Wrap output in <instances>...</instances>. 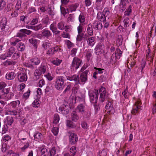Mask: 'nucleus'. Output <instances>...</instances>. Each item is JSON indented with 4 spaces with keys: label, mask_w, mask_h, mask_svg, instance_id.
Listing matches in <instances>:
<instances>
[{
    "label": "nucleus",
    "mask_w": 156,
    "mask_h": 156,
    "mask_svg": "<svg viewBox=\"0 0 156 156\" xmlns=\"http://www.w3.org/2000/svg\"><path fill=\"white\" fill-rule=\"evenodd\" d=\"M89 72L88 70H86L80 74V77L79 75H75L66 76L67 80L70 81H74L75 82L74 86L73 88L74 90H77L79 89L78 84H80V82L83 83V84L85 83L87 80V75Z\"/></svg>",
    "instance_id": "f257e3e1"
},
{
    "label": "nucleus",
    "mask_w": 156,
    "mask_h": 156,
    "mask_svg": "<svg viewBox=\"0 0 156 156\" xmlns=\"http://www.w3.org/2000/svg\"><path fill=\"white\" fill-rule=\"evenodd\" d=\"M66 81L65 77L63 76L57 77L54 83L56 89L59 90H63L66 84Z\"/></svg>",
    "instance_id": "f03ea898"
},
{
    "label": "nucleus",
    "mask_w": 156,
    "mask_h": 156,
    "mask_svg": "<svg viewBox=\"0 0 156 156\" xmlns=\"http://www.w3.org/2000/svg\"><path fill=\"white\" fill-rule=\"evenodd\" d=\"M88 95L90 101L93 103H97L98 95V90H90L89 91Z\"/></svg>",
    "instance_id": "7ed1b4c3"
},
{
    "label": "nucleus",
    "mask_w": 156,
    "mask_h": 156,
    "mask_svg": "<svg viewBox=\"0 0 156 156\" xmlns=\"http://www.w3.org/2000/svg\"><path fill=\"white\" fill-rule=\"evenodd\" d=\"M99 92L100 94L99 101L103 102L106 101L107 98L108 94L106 93L105 88L104 87H101L99 90Z\"/></svg>",
    "instance_id": "20e7f679"
},
{
    "label": "nucleus",
    "mask_w": 156,
    "mask_h": 156,
    "mask_svg": "<svg viewBox=\"0 0 156 156\" xmlns=\"http://www.w3.org/2000/svg\"><path fill=\"white\" fill-rule=\"evenodd\" d=\"M82 62V61L81 59L77 57H75L73 59L71 67L73 69L76 70L81 65Z\"/></svg>",
    "instance_id": "39448f33"
},
{
    "label": "nucleus",
    "mask_w": 156,
    "mask_h": 156,
    "mask_svg": "<svg viewBox=\"0 0 156 156\" xmlns=\"http://www.w3.org/2000/svg\"><path fill=\"white\" fill-rule=\"evenodd\" d=\"M141 103V101L137 100L133 106V109L131 113L133 115H135L136 113L139 112L140 109Z\"/></svg>",
    "instance_id": "423d86ee"
},
{
    "label": "nucleus",
    "mask_w": 156,
    "mask_h": 156,
    "mask_svg": "<svg viewBox=\"0 0 156 156\" xmlns=\"http://www.w3.org/2000/svg\"><path fill=\"white\" fill-rule=\"evenodd\" d=\"M113 106L111 101H108L107 102H106L105 111L108 114H113L115 112V109Z\"/></svg>",
    "instance_id": "0eeeda50"
},
{
    "label": "nucleus",
    "mask_w": 156,
    "mask_h": 156,
    "mask_svg": "<svg viewBox=\"0 0 156 156\" xmlns=\"http://www.w3.org/2000/svg\"><path fill=\"white\" fill-rule=\"evenodd\" d=\"M104 45L103 43H100L98 44L95 48V52L96 54L99 55L101 54L104 51Z\"/></svg>",
    "instance_id": "6e6552de"
},
{
    "label": "nucleus",
    "mask_w": 156,
    "mask_h": 156,
    "mask_svg": "<svg viewBox=\"0 0 156 156\" xmlns=\"http://www.w3.org/2000/svg\"><path fill=\"white\" fill-rule=\"evenodd\" d=\"M78 138L77 135L74 133H71L69 136V141L70 144H74L78 141Z\"/></svg>",
    "instance_id": "1a4fd4ad"
},
{
    "label": "nucleus",
    "mask_w": 156,
    "mask_h": 156,
    "mask_svg": "<svg viewBox=\"0 0 156 156\" xmlns=\"http://www.w3.org/2000/svg\"><path fill=\"white\" fill-rule=\"evenodd\" d=\"M59 110L60 112H61L63 114H67L69 112V106L68 105L64 104L59 108Z\"/></svg>",
    "instance_id": "9d476101"
},
{
    "label": "nucleus",
    "mask_w": 156,
    "mask_h": 156,
    "mask_svg": "<svg viewBox=\"0 0 156 156\" xmlns=\"http://www.w3.org/2000/svg\"><path fill=\"white\" fill-rule=\"evenodd\" d=\"M17 77L18 81L20 82L26 81L27 79V74L23 73H18Z\"/></svg>",
    "instance_id": "9b49d317"
},
{
    "label": "nucleus",
    "mask_w": 156,
    "mask_h": 156,
    "mask_svg": "<svg viewBox=\"0 0 156 156\" xmlns=\"http://www.w3.org/2000/svg\"><path fill=\"white\" fill-rule=\"evenodd\" d=\"M21 111V110L20 109L9 108L8 110L7 111V114L15 116L19 115L20 112Z\"/></svg>",
    "instance_id": "f8f14e48"
},
{
    "label": "nucleus",
    "mask_w": 156,
    "mask_h": 156,
    "mask_svg": "<svg viewBox=\"0 0 156 156\" xmlns=\"http://www.w3.org/2000/svg\"><path fill=\"white\" fill-rule=\"evenodd\" d=\"M79 4L77 3L69 5L68 6L67 10L70 11L71 12L75 11L77 8L79 7Z\"/></svg>",
    "instance_id": "ddd939ff"
},
{
    "label": "nucleus",
    "mask_w": 156,
    "mask_h": 156,
    "mask_svg": "<svg viewBox=\"0 0 156 156\" xmlns=\"http://www.w3.org/2000/svg\"><path fill=\"white\" fill-rule=\"evenodd\" d=\"M92 26L93 28L96 30H101L103 27L102 23L99 21H95Z\"/></svg>",
    "instance_id": "4468645a"
},
{
    "label": "nucleus",
    "mask_w": 156,
    "mask_h": 156,
    "mask_svg": "<svg viewBox=\"0 0 156 156\" xmlns=\"http://www.w3.org/2000/svg\"><path fill=\"white\" fill-rule=\"evenodd\" d=\"M20 103V102L19 100L12 101L8 104L9 108L15 109Z\"/></svg>",
    "instance_id": "2eb2a0df"
},
{
    "label": "nucleus",
    "mask_w": 156,
    "mask_h": 156,
    "mask_svg": "<svg viewBox=\"0 0 156 156\" xmlns=\"http://www.w3.org/2000/svg\"><path fill=\"white\" fill-rule=\"evenodd\" d=\"M71 118L72 121L76 122L80 119V117L76 112L73 111L71 114Z\"/></svg>",
    "instance_id": "dca6fc26"
},
{
    "label": "nucleus",
    "mask_w": 156,
    "mask_h": 156,
    "mask_svg": "<svg viewBox=\"0 0 156 156\" xmlns=\"http://www.w3.org/2000/svg\"><path fill=\"white\" fill-rule=\"evenodd\" d=\"M97 18L100 21L102 22H105L107 20V19L105 17L104 14L101 12H98Z\"/></svg>",
    "instance_id": "f3484780"
},
{
    "label": "nucleus",
    "mask_w": 156,
    "mask_h": 156,
    "mask_svg": "<svg viewBox=\"0 0 156 156\" xmlns=\"http://www.w3.org/2000/svg\"><path fill=\"white\" fill-rule=\"evenodd\" d=\"M42 34L43 36L46 38H48L52 35L50 31L46 29H44L43 30Z\"/></svg>",
    "instance_id": "a211bd4d"
},
{
    "label": "nucleus",
    "mask_w": 156,
    "mask_h": 156,
    "mask_svg": "<svg viewBox=\"0 0 156 156\" xmlns=\"http://www.w3.org/2000/svg\"><path fill=\"white\" fill-rule=\"evenodd\" d=\"M16 75L14 72L7 73L5 75V78L8 80H12L15 77Z\"/></svg>",
    "instance_id": "6ab92c4d"
},
{
    "label": "nucleus",
    "mask_w": 156,
    "mask_h": 156,
    "mask_svg": "<svg viewBox=\"0 0 156 156\" xmlns=\"http://www.w3.org/2000/svg\"><path fill=\"white\" fill-rule=\"evenodd\" d=\"M6 23V19L5 17L2 18L0 20V28H1V30L4 29L5 27Z\"/></svg>",
    "instance_id": "aec40b11"
},
{
    "label": "nucleus",
    "mask_w": 156,
    "mask_h": 156,
    "mask_svg": "<svg viewBox=\"0 0 156 156\" xmlns=\"http://www.w3.org/2000/svg\"><path fill=\"white\" fill-rule=\"evenodd\" d=\"M88 44L89 45L92 47L95 44V40L94 37H91L89 38L87 40Z\"/></svg>",
    "instance_id": "412c9836"
},
{
    "label": "nucleus",
    "mask_w": 156,
    "mask_h": 156,
    "mask_svg": "<svg viewBox=\"0 0 156 156\" xmlns=\"http://www.w3.org/2000/svg\"><path fill=\"white\" fill-rule=\"evenodd\" d=\"M42 137L43 136L40 133H37L34 135V139L36 141H41Z\"/></svg>",
    "instance_id": "4be33fe9"
},
{
    "label": "nucleus",
    "mask_w": 156,
    "mask_h": 156,
    "mask_svg": "<svg viewBox=\"0 0 156 156\" xmlns=\"http://www.w3.org/2000/svg\"><path fill=\"white\" fill-rule=\"evenodd\" d=\"M93 26L91 24H89L88 25L87 29V34L90 36H92L93 34Z\"/></svg>",
    "instance_id": "5701e85b"
},
{
    "label": "nucleus",
    "mask_w": 156,
    "mask_h": 156,
    "mask_svg": "<svg viewBox=\"0 0 156 156\" xmlns=\"http://www.w3.org/2000/svg\"><path fill=\"white\" fill-rule=\"evenodd\" d=\"M66 123L67 126L69 128H74L76 127V125L71 120H67Z\"/></svg>",
    "instance_id": "b1692460"
},
{
    "label": "nucleus",
    "mask_w": 156,
    "mask_h": 156,
    "mask_svg": "<svg viewBox=\"0 0 156 156\" xmlns=\"http://www.w3.org/2000/svg\"><path fill=\"white\" fill-rule=\"evenodd\" d=\"M121 3L119 5V9L122 11H124L126 9V3L125 0H120Z\"/></svg>",
    "instance_id": "393cba45"
},
{
    "label": "nucleus",
    "mask_w": 156,
    "mask_h": 156,
    "mask_svg": "<svg viewBox=\"0 0 156 156\" xmlns=\"http://www.w3.org/2000/svg\"><path fill=\"white\" fill-rule=\"evenodd\" d=\"M42 73L40 70L39 69H36L34 73V75L35 77V80H38L39 79L40 76Z\"/></svg>",
    "instance_id": "a878e982"
},
{
    "label": "nucleus",
    "mask_w": 156,
    "mask_h": 156,
    "mask_svg": "<svg viewBox=\"0 0 156 156\" xmlns=\"http://www.w3.org/2000/svg\"><path fill=\"white\" fill-rule=\"evenodd\" d=\"M30 27L31 29L34 30L36 31H38L39 30H42L43 28V25L41 24H40L37 26H31Z\"/></svg>",
    "instance_id": "bb28decb"
},
{
    "label": "nucleus",
    "mask_w": 156,
    "mask_h": 156,
    "mask_svg": "<svg viewBox=\"0 0 156 156\" xmlns=\"http://www.w3.org/2000/svg\"><path fill=\"white\" fill-rule=\"evenodd\" d=\"M15 49L13 47H11L7 52L6 54V57H11L12 55L15 52Z\"/></svg>",
    "instance_id": "cd10ccee"
},
{
    "label": "nucleus",
    "mask_w": 156,
    "mask_h": 156,
    "mask_svg": "<svg viewBox=\"0 0 156 156\" xmlns=\"http://www.w3.org/2000/svg\"><path fill=\"white\" fill-rule=\"evenodd\" d=\"M30 62L32 63L33 65H38L41 62L40 59L37 58H34L30 60Z\"/></svg>",
    "instance_id": "c85d7f7f"
},
{
    "label": "nucleus",
    "mask_w": 156,
    "mask_h": 156,
    "mask_svg": "<svg viewBox=\"0 0 156 156\" xmlns=\"http://www.w3.org/2000/svg\"><path fill=\"white\" fill-rule=\"evenodd\" d=\"M41 156H48V153L47 149L44 147H43L41 150Z\"/></svg>",
    "instance_id": "c756f323"
},
{
    "label": "nucleus",
    "mask_w": 156,
    "mask_h": 156,
    "mask_svg": "<svg viewBox=\"0 0 156 156\" xmlns=\"http://www.w3.org/2000/svg\"><path fill=\"white\" fill-rule=\"evenodd\" d=\"M18 46L17 50L18 51H23L24 50L25 48V46L23 43H20L18 44Z\"/></svg>",
    "instance_id": "7c9ffc66"
},
{
    "label": "nucleus",
    "mask_w": 156,
    "mask_h": 156,
    "mask_svg": "<svg viewBox=\"0 0 156 156\" xmlns=\"http://www.w3.org/2000/svg\"><path fill=\"white\" fill-rule=\"evenodd\" d=\"M102 12L107 19H109L108 16L110 14V12L108 9L105 8Z\"/></svg>",
    "instance_id": "2f4dec72"
},
{
    "label": "nucleus",
    "mask_w": 156,
    "mask_h": 156,
    "mask_svg": "<svg viewBox=\"0 0 156 156\" xmlns=\"http://www.w3.org/2000/svg\"><path fill=\"white\" fill-rule=\"evenodd\" d=\"M56 150L55 147H53L49 151V156H58L56 154Z\"/></svg>",
    "instance_id": "473e14b6"
},
{
    "label": "nucleus",
    "mask_w": 156,
    "mask_h": 156,
    "mask_svg": "<svg viewBox=\"0 0 156 156\" xmlns=\"http://www.w3.org/2000/svg\"><path fill=\"white\" fill-rule=\"evenodd\" d=\"M20 31L28 35L32 34L33 33L31 31L25 29H21L20 30Z\"/></svg>",
    "instance_id": "72a5a7b5"
},
{
    "label": "nucleus",
    "mask_w": 156,
    "mask_h": 156,
    "mask_svg": "<svg viewBox=\"0 0 156 156\" xmlns=\"http://www.w3.org/2000/svg\"><path fill=\"white\" fill-rule=\"evenodd\" d=\"M20 53L18 51H16L14 53L12 58L13 59L16 60L19 58L20 57Z\"/></svg>",
    "instance_id": "f704fd0d"
},
{
    "label": "nucleus",
    "mask_w": 156,
    "mask_h": 156,
    "mask_svg": "<svg viewBox=\"0 0 156 156\" xmlns=\"http://www.w3.org/2000/svg\"><path fill=\"white\" fill-rule=\"evenodd\" d=\"M59 117L58 115L55 114L54 115L53 123L55 124L58 123L59 120Z\"/></svg>",
    "instance_id": "c9c22d12"
},
{
    "label": "nucleus",
    "mask_w": 156,
    "mask_h": 156,
    "mask_svg": "<svg viewBox=\"0 0 156 156\" xmlns=\"http://www.w3.org/2000/svg\"><path fill=\"white\" fill-rule=\"evenodd\" d=\"M6 120L7 124L9 125H11L14 121L13 117L11 116L7 117Z\"/></svg>",
    "instance_id": "e433bc0d"
},
{
    "label": "nucleus",
    "mask_w": 156,
    "mask_h": 156,
    "mask_svg": "<svg viewBox=\"0 0 156 156\" xmlns=\"http://www.w3.org/2000/svg\"><path fill=\"white\" fill-rule=\"evenodd\" d=\"M16 64V62L13 61H6L4 62L3 64L4 66L8 65H13Z\"/></svg>",
    "instance_id": "4c0bfd02"
},
{
    "label": "nucleus",
    "mask_w": 156,
    "mask_h": 156,
    "mask_svg": "<svg viewBox=\"0 0 156 156\" xmlns=\"http://www.w3.org/2000/svg\"><path fill=\"white\" fill-rule=\"evenodd\" d=\"M78 109L79 110V112L83 113L84 112V106L82 104H80L77 106Z\"/></svg>",
    "instance_id": "58836bf2"
},
{
    "label": "nucleus",
    "mask_w": 156,
    "mask_h": 156,
    "mask_svg": "<svg viewBox=\"0 0 156 156\" xmlns=\"http://www.w3.org/2000/svg\"><path fill=\"white\" fill-rule=\"evenodd\" d=\"M56 24L55 22H54L51 25L50 29L53 32L55 31L56 30H57L56 27Z\"/></svg>",
    "instance_id": "ea45409f"
},
{
    "label": "nucleus",
    "mask_w": 156,
    "mask_h": 156,
    "mask_svg": "<svg viewBox=\"0 0 156 156\" xmlns=\"http://www.w3.org/2000/svg\"><path fill=\"white\" fill-rule=\"evenodd\" d=\"M46 66L41 65L38 69L41 71V73H44L46 71Z\"/></svg>",
    "instance_id": "a19ab883"
},
{
    "label": "nucleus",
    "mask_w": 156,
    "mask_h": 156,
    "mask_svg": "<svg viewBox=\"0 0 156 156\" xmlns=\"http://www.w3.org/2000/svg\"><path fill=\"white\" fill-rule=\"evenodd\" d=\"M70 153L72 154L70 156H74L76 152V147L75 146H73L71 147L70 150Z\"/></svg>",
    "instance_id": "79ce46f5"
},
{
    "label": "nucleus",
    "mask_w": 156,
    "mask_h": 156,
    "mask_svg": "<svg viewBox=\"0 0 156 156\" xmlns=\"http://www.w3.org/2000/svg\"><path fill=\"white\" fill-rule=\"evenodd\" d=\"M13 8V5L12 3H9L7 5V7L5 8V11L8 12L11 11Z\"/></svg>",
    "instance_id": "37998d69"
},
{
    "label": "nucleus",
    "mask_w": 156,
    "mask_h": 156,
    "mask_svg": "<svg viewBox=\"0 0 156 156\" xmlns=\"http://www.w3.org/2000/svg\"><path fill=\"white\" fill-rule=\"evenodd\" d=\"M62 60L58 58H56L55 60H54L52 61V63L55 65L58 66L61 63Z\"/></svg>",
    "instance_id": "c03bdc74"
},
{
    "label": "nucleus",
    "mask_w": 156,
    "mask_h": 156,
    "mask_svg": "<svg viewBox=\"0 0 156 156\" xmlns=\"http://www.w3.org/2000/svg\"><path fill=\"white\" fill-rule=\"evenodd\" d=\"M29 42L33 44L34 46L36 47V45L37 44V40L34 39L33 38H31L29 40Z\"/></svg>",
    "instance_id": "a18cd8bd"
},
{
    "label": "nucleus",
    "mask_w": 156,
    "mask_h": 156,
    "mask_svg": "<svg viewBox=\"0 0 156 156\" xmlns=\"http://www.w3.org/2000/svg\"><path fill=\"white\" fill-rule=\"evenodd\" d=\"M129 19L126 18L125 19L123 20V22L124 23V27H128L129 25Z\"/></svg>",
    "instance_id": "49530a36"
},
{
    "label": "nucleus",
    "mask_w": 156,
    "mask_h": 156,
    "mask_svg": "<svg viewBox=\"0 0 156 156\" xmlns=\"http://www.w3.org/2000/svg\"><path fill=\"white\" fill-rule=\"evenodd\" d=\"M40 104V101L38 99H35L33 103L34 107H38Z\"/></svg>",
    "instance_id": "de8ad7c7"
},
{
    "label": "nucleus",
    "mask_w": 156,
    "mask_h": 156,
    "mask_svg": "<svg viewBox=\"0 0 156 156\" xmlns=\"http://www.w3.org/2000/svg\"><path fill=\"white\" fill-rule=\"evenodd\" d=\"M57 26L58 28L61 30H63L65 28L64 25L62 22L59 23Z\"/></svg>",
    "instance_id": "09e8293b"
},
{
    "label": "nucleus",
    "mask_w": 156,
    "mask_h": 156,
    "mask_svg": "<svg viewBox=\"0 0 156 156\" xmlns=\"http://www.w3.org/2000/svg\"><path fill=\"white\" fill-rule=\"evenodd\" d=\"M58 127H54L52 129V132L54 135H56L58 133Z\"/></svg>",
    "instance_id": "8fccbe9b"
},
{
    "label": "nucleus",
    "mask_w": 156,
    "mask_h": 156,
    "mask_svg": "<svg viewBox=\"0 0 156 156\" xmlns=\"http://www.w3.org/2000/svg\"><path fill=\"white\" fill-rule=\"evenodd\" d=\"M6 5L5 2L3 0L0 1V10L3 9Z\"/></svg>",
    "instance_id": "3c124183"
},
{
    "label": "nucleus",
    "mask_w": 156,
    "mask_h": 156,
    "mask_svg": "<svg viewBox=\"0 0 156 156\" xmlns=\"http://www.w3.org/2000/svg\"><path fill=\"white\" fill-rule=\"evenodd\" d=\"M21 0H18L17 1L15 8L17 10H19L21 7Z\"/></svg>",
    "instance_id": "603ef678"
},
{
    "label": "nucleus",
    "mask_w": 156,
    "mask_h": 156,
    "mask_svg": "<svg viewBox=\"0 0 156 156\" xmlns=\"http://www.w3.org/2000/svg\"><path fill=\"white\" fill-rule=\"evenodd\" d=\"M79 20L80 23H83L85 21V17L83 15L80 14L79 16Z\"/></svg>",
    "instance_id": "864d4df0"
},
{
    "label": "nucleus",
    "mask_w": 156,
    "mask_h": 156,
    "mask_svg": "<svg viewBox=\"0 0 156 156\" xmlns=\"http://www.w3.org/2000/svg\"><path fill=\"white\" fill-rule=\"evenodd\" d=\"M117 59L116 53H115V54H112L111 57V59L114 63H116L117 62Z\"/></svg>",
    "instance_id": "5fc2aeb1"
},
{
    "label": "nucleus",
    "mask_w": 156,
    "mask_h": 156,
    "mask_svg": "<svg viewBox=\"0 0 156 156\" xmlns=\"http://www.w3.org/2000/svg\"><path fill=\"white\" fill-rule=\"evenodd\" d=\"M47 54L50 55L55 54L53 48H50L47 51Z\"/></svg>",
    "instance_id": "6e6d98bb"
},
{
    "label": "nucleus",
    "mask_w": 156,
    "mask_h": 156,
    "mask_svg": "<svg viewBox=\"0 0 156 156\" xmlns=\"http://www.w3.org/2000/svg\"><path fill=\"white\" fill-rule=\"evenodd\" d=\"M29 143L28 142H27L25 144L23 147L21 148V149L23 151H25L29 147Z\"/></svg>",
    "instance_id": "4d7b16f0"
},
{
    "label": "nucleus",
    "mask_w": 156,
    "mask_h": 156,
    "mask_svg": "<svg viewBox=\"0 0 156 156\" xmlns=\"http://www.w3.org/2000/svg\"><path fill=\"white\" fill-rule=\"evenodd\" d=\"M122 36L121 35H119L118 36V42H119V45L122 44Z\"/></svg>",
    "instance_id": "13d9d810"
},
{
    "label": "nucleus",
    "mask_w": 156,
    "mask_h": 156,
    "mask_svg": "<svg viewBox=\"0 0 156 156\" xmlns=\"http://www.w3.org/2000/svg\"><path fill=\"white\" fill-rule=\"evenodd\" d=\"M42 22L44 24H46V25H48L50 23V21L49 19L48 18H44L42 20Z\"/></svg>",
    "instance_id": "bf43d9fd"
},
{
    "label": "nucleus",
    "mask_w": 156,
    "mask_h": 156,
    "mask_svg": "<svg viewBox=\"0 0 156 156\" xmlns=\"http://www.w3.org/2000/svg\"><path fill=\"white\" fill-rule=\"evenodd\" d=\"M81 126L82 127L85 129H87L88 127V126L87 122L84 121H83L81 123Z\"/></svg>",
    "instance_id": "052dcab7"
},
{
    "label": "nucleus",
    "mask_w": 156,
    "mask_h": 156,
    "mask_svg": "<svg viewBox=\"0 0 156 156\" xmlns=\"http://www.w3.org/2000/svg\"><path fill=\"white\" fill-rule=\"evenodd\" d=\"M66 43L68 48H70L71 47H73L74 44L71 42L69 40H67Z\"/></svg>",
    "instance_id": "680f3d73"
},
{
    "label": "nucleus",
    "mask_w": 156,
    "mask_h": 156,
    "mask_svg": "<svg viewBox=\"0 0 156 156\" xmlns=\"http://www.w3.org/2000/svg\"><path fill=\"white\" fill-rule=\"evenodd\" d=\"M48 13L53 18L54 15V13L53 12V10H52L50 7L48 9Z\"/></svg>",
    "instance_id": "e2e57ef3"
},
{
    "label": "nucleus",
    "mask_w": 156,
    "mask_h": 156,
    "mask_svg": "<svg viewBox=\"0 0 156 156\" xmlns=\"http://www.w3.org/2000/svg\"><path fill=\"white\" fill-rule=\"evenodd\" d=\"M83 25L80 24L77 27L78 33V34L81 33L83 30Z\"/></svg>",
    "instance_id": "0e129e2a"
},
{
    "label": "nucleus",
    "mask_w": 156,
    "mask_h": 156,
    "mask_svg": "<svg viewBox=\"0 0 156 156\" xmlns=\"http://www.w3.org/2000/svg\"><path fill=\"white\" fill-rule=\"evenodd\" d=\"M54 51L55 53L56 52L59 51L61 52L62 51V50L61 48H59L58 46H56L54 48H53Z\"/></svg>",
    "instance_id": "69168bd1"
},
{
    "label": "nucleus",
    "mask_w": 156,
    "mask_h": 156,
    "mask_svg": "<svg viewBox=\"0 0 156 156\" xmlns=\"http://www.w3.org/2000/svg\"><path fill=\"white\" fill-rule=\"evenodd\" d=\"M45 84V82L44 80H40L38 83V86L40 87H41L43 85H44Z\"/></svg>",
    "instance_id": "338daca9"
},
{
    "label": "nucleus",
    "mask_w": 156,
    "mask_h": 156,
    "mask_svg": "<svg viewBox=\"0 0 156 156\" xmlns=\"http://www.w3.org/2000/svg\"><path fill=\"white\" fill-rule=\"evenodd\" d=\"M50 44L48 42H45L42 44V46L45 49H47L50 46Z\"/></svg>",
    "instance_id": "774afa93"
}]
</instances>
